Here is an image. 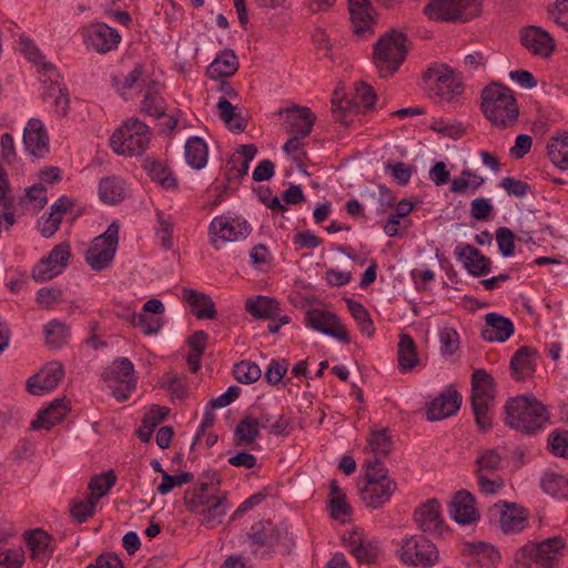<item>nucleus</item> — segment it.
Listing matches in <instances>:
<instances>
[{"mask_svg": "<svg viewBox=\"0 0 568 568\" xmlns=\"http://www.w3.org/2000/svg\"><path fill=\"white\" fill-rule=\"evenodd\" d=\"M247 538L256 555L261 548L264 554L272 555L278 546L286 549L293 544L285 528L274 525L270 520H260L251 526Z\"/></svg>", "mask_w": 568, "mask_h": 568, "instance_id": "9", "label": "nucleus"}, {"mask_svg": "<svg viewBox=\"0 0 568 568\" xmlns=\"http://www.w3.org/2000/svg\"><path fill=\"white\" fill-rule=\"evenodd\" d=\"M348 11L354 33L373 32L377 13L369 0H348Z\"/></svg>", "mask_w": 568, "mask_h": 568, "instance_id": "22", "label": "nucleus"}, {"mask_svg": "<svg viewBox=\"0 0 568 568\" xmlns=\"http://www.w3.org/2000/svg\"><path fill=\"white\" fill-rule=\"evenodd\" d=\"M103 381L111 386V383H119L123 386L115 387L112 392L119 402H125L135 390L138 378L133 363L126 357H119L105 368L102 374Z\"/></svg>", "mask_w": 568, "mask_h": 568, "instance_id": "10", "label": "nucleus"}, {"mask_svg": "<svg viewBox=\"0 0 568 568\" xmlns=\"http://www.w3.org/2000/svg\"><path fill=\"white\" fill-rule=\"evenodd\" d=\"M64 375V369L60 363H50L39 373L30 376L27 381V390L32 395H43L53 390Z\"/></svg>", "mask_w": 568, "mask_h": 568, "instance_id": "16", "label": "nucleus"}, {"mask_svg": "<svg viewBox=\"0 0 568 568\" xmlns=\"http://www.w3.org/2000/svg\"><path fill=\"white\" fill-rule=\"evenodd\" d=\"M252 232L245 220L239 217H214L209 226L210 243L215 250H221L224 242H234L240 237H247Z\"/></svg>", "mask_w": 568, "mask_h": 568, "instance_id": "12", "label": "nucleus"}, {"mask_svg": "<svg viewBox=\"0 0 568 568\" xmlns=\"http://www.w3.org/2000/svg\"><path fill=\"white\" fill-rule=\"evenodd\" d=\"M30 557L34 560L50 559L55 550L53 537L41 528H34L23 534Z\"/></svg>", "mask_w": 568, "mask_h": 568, "instance_id": "25", "label": "nucleus"}, {"mask_svg": "<svg viewBox=\"0 0 568 568\" xmlns=\"http://www.w3.org/2000/svg\"><path fill=\"white\" fill-rule=\"evenodd\" d=\"M69 334L68 326L57 320L50 321L44 326L45 343L51 348H60L64 345Z\"/></svg>", "mask_w": 568, "mask_h": 568, "instance_id": "47", "label": "nucleus"}, {"mask_svg": "<svg viewBox=\"0 0 568 568\" xmlns=\"http://www.w3.org/2000/svg\"><path fill=\"white\" fill-rule=\"evenodd\" d=\"M193 477L194 475L189 471L181 473L180 475H170L168 473H163L162 483L158 486V491L160 495H166L174 487L190 483L193 479Z\"/></svg>", "mask_w": 568, "mask_h": 568, "instance_id": "61", "label": "nucleus"}, {"mask_svg": "<svg viewBox=\"0 0 568 568\" xmlns=\"http://www.w3.org/2000/svg\"><path fill=\"white\" fill-rule=\"evenodd\" d=\"M438 557L436 545L423 535L412 536L402 545V560L406 565L429 568L437 564Z\"/></svg>", "mask_w": 568, "mask_h": 568, "instance_id": "11", "label": "nucleus"}, {"mask_svg": "<svg viewBox=\"0 0 568 568\" xmlns=\"http://www.w3.org/2000/svg\"><path fill=\"white\" fill-rule=\"evenodd\" d=\"M26 150L36 158H44L49 153V136L39 119H30L23 131Z\"/></svg>", "mask_w": 568, "mask_h": 568, "instance_id": "23", "label": "nucleus"}, {"mask_svg": "<svg viewBox=\"0 0 568 568\" xmlns=\"http://www.w3.org/2000/svg\"><path fill=\"white\" fill-rule=\"evenodd\" d=\"M97 504L89 495L85 500H72L70 515L77 523L83 524L94 515Z\"/></svg>", "mask_w": 568, "mask_h": 568, "instance_id": "54", "label": "nucleus"}, {"mask_svg": "<svg viewBox=\"0 0 568 568\" xmlns=\"http://www.w3.org/2000/svg\"><path fill=\"white\" fill-rule=\"evenodd\" d=\"M489 511L499 515V525L504 532H518L526 527L527 510L516 503L500 500Z\"/></svg>", "mask_w": 568, "mask_h": 568, "instance_id": "17", "label": "nucleus"}, {"mask_svg": "<svg viewBox=\"0 0 568 568\" xmlns=\"http://www.w3.org/2000/svg\"><path fill=\"white\" fill-rule=\"evenodd\" d=\"M348 544L351 552L362 564L375 562L381 554L379 546L376 541L356 531L351 534Z\"/></svg>", "mask_w": 568, "mask_h": 568, "instance_id": "30", "label": "nucleus"}, {"mask_svg": "<svg viewBox=\"0 0 568 568\" xmlns=\"http://www.w3.org/2000/svg\"><path fill=\"white\" fill-rule=\"evenodd\" d=\"M505 424L526 435L544 429L550 415L546 406L532 395H520L507 399Z\"/></svg>", "mask_w": 568, "mask_h": 568, "instance_id": "1", "label": "nucleus"}, {"mask_svg": "<svg viewBox=\"0 0 568 568\" xmlns=\"http://www.w3.org/2000/svg\"><path fill=\"white\" fill-rule=\"evenodd\" d=\"M149 141V126L138 118H132L113 132L110 145L118 154L136 156L145 151Z\"/></svg>", "mask_w": 568, "mask_h": 568, "instance_id": "5", "label": "nucleus"}, {"mask_svg": "<svg viewBox=\"0 0 568 568\" xmlns=\"http://www.w3.org/2000/svg\"><path fill=\"white\" fill-rule=\"evenodd\" d=\"M423 80L429 82V95L440 101L450 102L463 93L462 80L448 64L433 63L423 73Z\"/></svg>", "mask_w": 568, "mask_h": 568, "instance_id": "6", "label": "nucleus"}, {"mask_svg": "<svg viewBox=\"0 0 568 568\" xmlns=\"http://www.w3.org/2000/svg\"><path fill=\"white\" fill-rule=\"evenodd\" d=\"M234 378L241 384H252L262 376L260 366L251 361H242L233 367Z\"/></svg>", "mask_w": 568, "mask_h": 568, "instance_id": "51", "label": "nucleus"}, {"mask_svg": "<svg viewBox=\"0 0 568 568\" xmlns=\"http://www.w3.org/2000/svg\"><path fill=\"white\" fill-rule=\"evenodd\" d=\"M462 395L454 386L434 398L427 408V419L430 422L442 420L455 415L462 405Z\"/></svg>", "mask_w": 568, "mask_h": 568, "instance_id": "18", "label": "nucleus"}, {"mask_svg": "<svg viewBox=\"0 0 568 568\" xmlns=\"http://www.w3.org/2000/svg\"><path fill=\"white\" fill-rule=\"evenodd\" d=\"M373 453L382 457H387L393 448V439L387 428L371 432L367 439Z\"/></svg>", "mask_w": 568, "mask_h": 568, "instance_id": "52", "label": "nucleus"}, {"mask_svg": "<svg viewBox=\"0 0 568 568\" xmlns=\"http://www.w3.org/2000/svg\"><path fill=\"white\" fill-rule=\"evenodd\" d=\"M257 410L256 417H254L255 422L258 424L260 428L267 429L273 435H285L286 428L290 425V420L285 418L283 414L276 416L271 412L270 408L265 406H256L254 408Z\"/></svg>", "mask_w": 568, "mask_h": 568, "instance_id": "38", "label": "nucleus"}, {"mask_svg": "<svg viewBox=\"0 0 568 568\" xmlns=\"http://www.w3.org/2000/svg\"><path fill=\"white\" fill-rule=\"evenodd\" d=\"M408 38L406 33L394 29L379 37L373 47V63L379 77H393L404 63L408 53Z\"/></svg>", "mask_w": 568, "mask_h": 568, "instance_id": "3", "label": "nucleus"}, {"mask_svg": "<svg viewBox=\"0 0 568 568\" xmlns=\"http://www.w3.org/2000/svg\"><path fill=\"white\" fill-rule=\"evenodd\" d=\"M521 44L532 54L549 57L555 50L552 37L540 27L527 26L520 31Z\"/></svg>", "mask_w": 568, "mask_h": 568, "instance_id": "20", "label": "nucleus"}, {"mask_svg": "<svg viewBox=\"0 0 568 568\" xmlns=\"http://www.w3.org/2000/svg\"><path fill=\"white\" fill-rule=\"evenodd\" d=\"M464 552L474 557L476 562L485 568L495 567L500 559L498 550L494 546L483 541L466 544Z\"/></svg>", "mask_w": 568, "mask_h": 568, "instance_id": "39", "label": "nucleus"}, {"mask_svg": "<svg viewBox=\"0 0 568 568\" xmlns=\"http://www.w3.org/2000/svg\"><path fill=\"white\" fill-rule=\"evenodd\" d=\"M185 161L195 170H201L207 162V145L200 136L190 138L184 146Z\"/></svg>", "mask_w": 568, "mask_h": 568, "instance_id": "40", "label": "nucleus"}, {"mask_svg": "<svg viewBox=\"0 0 568 568\" xmlns=\"http://www.w3.org/2000/svg\"><path fill=\"white\" fill-rule=\"evenodd\" d=\"M170 409L159 405H152L150 410L144 414L142 425L136 430V435L143 443H149L152 438L154 429L160 425L169 415Z\"/></svg>", "mask_w": 568, "mask_h": 568, "instance_id": "37", "label": "nucleus"}, {"mask_svg": "<svg viewBox=\"0 0 568 568\" xmlns=\"http://www.w3.org/2000/svg\"><path fill=\"white\" fill-rule=\"evenodd\" d=\"M245 311L254 318L275 321L278 316L280 305L275 298L260 295L246 300Z\"/></svg>", "mask_w": 568, "mask_h": 568, "instance_id": "35", "label": "nucleus"}, {"mask_svg": "<svg viewBox=\"0 0 568 568\" xmlns=\"http://www.w3.org/2000/svg\"><path fill=\"white\" fill-rule=\"evenodd\" d=\"M285 115L286 131L291 135L306 138L311 134L316 115L310 108L293 105L280 111V115Z\"/></svg>", "mask_w": 568, "mask_h": 568, "instance_id": "19", "label": "nucleus"}, {"mask_svg": "<svg viewBox=\"0 0 568 568\" xmlns=\"http://www.w3.org/2000/svg\"><path fill=\"white\" fill-rule=\"evenodd\" d=\"M220 110V118L229 125L230 130L236 133L243 132L246 129V121L242 118L236 108L225 98H220L216 104Z\"/></svg>", "mask_w": 568, "mask_h": 568, "instance_id": "42", "label": "nucleus"}, {"mask_svg": "<svg viewBox=\"0 0 568 568\" xmlns=\"http://www.w3.org/2000/svg\"><path fill=\"white\" fill-rule=\"evenodd\" d=\"M485 180L483 176L475 174L470 170H463L459 176L452 180L450 191L454 193H466L467 189L471 186L473 191H476L484 184Z\"/></svg>", "mask_w": 568, "mask_h": 568, "instance_id": "50", "label": "nucleus"}, {"mask_svg": "<svg viewBox=\"0 0 568 568\" xmlns=\"http://www.w3.org/2000/svg\"><path fill=\"white\" fill-rule=\"evenodd\" d=\"M475 504V497L468 490L460 489L449 503L448 513L456 523L468 525L480 518Z\"/></svg>", "mask_w": 568, "mask_h": 568, "instance_id": "21", "label": "nucleus"}, {"mask_svg": "<svg viewBox=\"0 0 568 568\" xmlns=\"http://www.w3.org/2000/svg\"><path fill=\"white\" fill-rule=\"evenodd\" d=\"M397 361L400 372L412 371L419 362L416 344L413 337L406 333L399 335Z\"/></svg>", "mask_w": 568, "mask_h": 568, "instance_id": "36", "label": "nucleus"}, {"mask_svg": "<svg viewBox=\"0 0 568 568\" xmlns=\"http://www.w3.org/2000/svg\"><path fill=\"white\" fill-rule=\"evenodd\" d=\"M357 487L361 499L366 507L377 509L390 500L397 489V484L393 479H387L386 481L368 480L365 483L358 480Z\"/></svg>", "mask_w": 568, "mask_h": 568, "instance_id": "15", "label": "nucleus"}, {"mask_svg": "<svg viewBox=\"0 0 568 568\" xmlns=\"http://www.w3.org/2000/svg\"><path fill=\"white\" fill-rule=\"evenodd\" d=\"M481 111L491 125L499 129L513 126L519 116L513 91L499 82H493L483 89Z\"/></svg>", "mask_w": 568, "mask_h": 568, "instance_id": "2", "label": "nucleus"}, {"mask_svg": "<svg viewBox=\"0 0 568 568\" xmlns=\"http://www.w3.org/2000/svg\"><path fill=\"white\" fill-rule=\"evenodd\" d=\"M414 518L418 527L425 532L440 535L444 530L440 505L436 498L428 499L417 507L414 513Z\"/></svg>", "mask_w": 568, "mask_h": 568, "instance_id": "24", "label": "nucleus"}, {"mask_svg": "<svg viewBox=\"0 0 568 568\" xmlns=\"http://www.w3.org/2000/svg\"><path fill=\"white\" fill-rule=\"evenodd\" d=\"M155 87L156 82L151 81L141 102V111L159 119L165 115V109L162 98L158 97Z\"/></svg>", "mask_w": 568, "mask_h": 568, "instance_id": "46", "label": "nucleus"}, {"mask_svg": "<svg viewBox=\"0 0 568 568\" xmlns=\"http://www.w3.org/2000/svg\"><path fill=\"white\" fill-rule=\"evenodd\" d=\"M329 515L335 520L344 521L346 517L352 515V507L346 501V496H333L328 499Z\"/></svg>", "mask_w": 568, "mask_h": 568, "instance_id": "63", "label": "nucleus"}, {"mask_svg": "<svg viewBox=\"0 0 568 568\" xmlns=\"http://www.w3.org/2000/svg\"><path fill=\"white\" fill-rule=\"evenodd\" d=\"M495 383L490 374L485 369H475L471 374V396L470 403L474 402H494Z\"/></svg>", "mask_w": 568, "mask_h": 568, "instance_id": "32", "label": "nucleus"}, {"mask_svg": "<svg viewBox=\"0 0 568 568\" xmlns=\"http://www.w3.org/2000/svg\"><path fill=\"white\" fill-rule=\"evenodd\" d=\"M515 333L513 322L497 313H488L485 316V327L481 329V337L486 342L504 343Z\"/></svg>", "mask_w": 568, "mask_h": 568, "instance_id": "27", "label": "nucleus"}, {"mask_svg": "<svg viewBox=\"0 0 568 568\" xmlns=\"http://www.w3.org/2000/svg\"><path fill=\"white\" fill-rule=\"evenodd\" d=\"M70 409L64 404L63 398H55L50 405L41 409L37 418L32 420L31 428L37 429H47L49 430L54 425L59 424L61 420L65 418Z\"/></svg>", "mask_w": 568, "mask_h": 568, "instance_id": "29", "label": "nucleus"}, {"mask_svg": "<svg viewBox=\"0 0 568 568\" xmlns=\"http://www.w3.org/2000/svg\"><path fill=\"white\" fill-rule=\"evenodd\" d=\"M239 69V60L232 49H225L207 67L206 73L211 79L229 78Z\"/></svg>", "mask_w": 568, "mask_h": 568, "instance_id": "34", "label": "nucleus"}, {"mask_svg": "<svg viewBox=\"0 0 568 568\" xmlns=\"http://www.w3.org/2000/svg\"><path fill=\"white\" fill-rule=\"evenodd\" d=\"M260 427L251 415L244 416L234 429L235 446L250 445L260 437Z\"/></svg>", "mask_w": 568, "mask_h": 568, "instance_id": "41", "label": "nucleus"}, {"mask_svg": "<svg viewBox=\"0 0 568 568\" xmlns=\"http://www.w3.org/2000/svg\"><path fill=\"white\" fill-rule=\"evenodd\" d=\"M358 103L353 102L348 99H333L332 100V112L336 122L348 124L347 118L351 114L357 113Z\"/></svg>", "mask_w": 568, "mask_h": 568, "instance_id": "58", "label": "nucleus"}, {"mask_svg": "<svg viewBox=\"0 0 568 568\" xmlns=\"http://www.w3.org/2000/svg\"><path fill=\"white\" fill-rule=\"evenodd\" d=\"M387 479H392L388 476V470L385 467V464L377 457H375L374 460L367 463L364 477L358 478V480H362V483L368 480L386 481Z\"/></svg>", "mask_w": 568, "mask_h": 568, "instance_id": "62", "label": "nucleus"}, {"mask_svg": "<svg viewBox=\"0 0 568 568\" xmlns=\"http://www.w3.org/2000/svg\"><path fill=\"white\" fill-rule=\"evenodd\" d=\"M481 0H430L423 12L445 22L469 21L480 13Z\"/></svg>", "mask_w": 568, "mask_h": 568, "instance_id": "7", "label": "nucleus"}, {"mask_svg": "<svg viewBox=\"0 0 568 568\" xmlns=\"http://www.w3.org/2000/svg\"><path fill=\"white\" fill-rule=\"evenodd\" d=\"M81 34L87 48L100 54L115 50L121 41L118 30L103 22L84 27Z\"/></svg>", "mask_w": 568, "mask_h": 568, "instance_id": "13", "label": "nucleus"}, {"mask_svg": "<svg viewBox=\"0 0 568 568\" xmlns=\"http://www.w3.org/2000/svg\"><path fill=\"white\" fill-rule=\"evenodd\" d=\"M229 509L227 498L225 495L219 498H211V503L204 505L199 510L194 511L201 516L200 523L206 528H214L222 523L223 517Z\"/></svg>", "mask_w": 568, "mask_h": 568, "instance_id": "33", "label": "nucleus"}, {"mask_svg": "<svg viewBox=\"0 0 568 568\" xmlns=\"http://www.w3.org/2000/svg\"><path fill=\"white\" fill-rule=\"evenodd\" d=\"M99 195L106 204H118L123 200V189L114 178H103L99 183Z\"/></svg>", "mask_w": 568, "mask_h": 568, "instance_id": "49", "label": "nucleus"}, {"mask_svg": "<svg viewBox=\"0 0 568 568\" xmlns=\"http://www.w3.org/2000/svg\"><path fill=\"white\" fill-rule=\"evenodd\" d=\"M144 74L143 64H136L134 69L124 78L122 83L118 81L116 77L112 78L113 85L118 89L121 95H124L126 91L133 89Z\"/></svg>", "mask_w": 568, "mask_h": 568, "instance_id": "64", "label": "nucleus"}, {"mask_svg": "<svg viewBox=\"0 0 568 568\" xmlns=\"http://www.w3.org/2000/svg\"><path fill=\"white\" fill-rule=\"evenodd\" d=\"M501 456L496 448L484 449L478 453L475 474H491L500 468Z\"/></svg>", "mask_w": 568, "mask_h": 568, "instance_id": "48", "label": "nucleus"}, {"mask_svg": "<svg viewBox=\"0 0 568 568\" xmlns=\"http://www.w3.org/2000/svg\"><path fill=\"white\" fill-rule=\"evenodd\" d=\"M306 325L325 335L332 336L343 344H349L351 337L337 315L318 308L310 310L305 315Z\"/></svg>", "mask_w": 568, "mask_h": 568, "instance_id": "14", "label": "nucleus"}, {"mask_svg": "<svg viewBox=\"0 0 568 568\" xmlns=\"http://www.w3.org/2000/svg\"><path fill=\"white\" fill-rule=\"evenodd\" d=\"M496 241L498 250L503 256L509 257L515 254L516 236L507 226H500L496 230Z\"/></svg>", "mask_w": 568, "mask_h": 568, "instance_id": "59", "label": "nucleus"}, {"mask_svg": "<svg viewBox=\"0 0 568 568\" xmlns=\"http://www.w3.org/2000/svg\"><path fill=\"white\" fill-rule=\"evenodd\" d=\"M548 449L557 457L568 459V430L556 429L548 436Z\"/></svg>", "mask_w": 568, "mask_h": 568, "instance_id": "56", "label": "nucleus"}, {"mask_svg": "<svg viewBox=\"0 0 568 568\" xmlns=\"http://www.w3.org/2000/svg\"><path fill=\"white\" fill-rule=\"evenodd\" d=\"M494 402H474L470 403L471 409L475 416V423L478 426L479 430L486 433L493 426L491 417L488 413L489 406Z\"/></svg>", "mask_w": 568, "mask_h": 568, "instance_id": "60", "label": "nucleus"}, {"mask_svg": "<svg viewBox=\"0 0 568 568\" xmlns=\"http://www.w3.org/2000/svg\"><path fill=\"white\" fill-rule=\"evenodd\" d=\"M440 353L444 356L455 354L459 348V335L453 327H444L438 332Z\"/></svg>", "mask_w": 568, "mask_h": 568, "instance_id": "57", "label": "nucleus"}, {"mask_svg": "<svg viewBox=\"0 0 568 568\" xmlns=\"http://www.w3.org/2000/svg\"><path fill=\"white\" fill-rule=\"evenodd\" d=\"M61 270L58 264L44 256L34 265L32 277L36 282H47L60 274Z\"/></svg>", "mask_w": 568, "mask_h": 568, "instance_id": "55", "label": "nucleus"}, {"mask_svg": "<svg viewBox=\"0 0 568 568\" xmlns=\"http://www.w3.org/2000/svg\"><path fill=\"white\" fill-rule=\"evenodd\" d=\"M115 483L116 475L112 469L99 475H94L88 484V488L90 490L89 496L98 503L108 494V491L115 485Z\"/></svg>", "mask_w": 568, "mask_h": 568, "instance_id": "43", "label": "nucleus"}, {"mask_svg": "<svg viewBox=\"0 0 568 568\" xmlns=\"http://www.w3.org/2000/svg\"><path fill=\"white\" fill-rule=\"evenodd\" d=\"M542 490L557 498H568V479L554 471L546 473L541 479Z\"/></svg>", "mask_w": 568, "mask_h": 568, "instance_id": "45", "label": "nucleus"}, {"mask_svg": "<svg viewBox=\"0 0 568 568\" xmlns=\"http://www.w3.org/2000/svg\"><path fill=\"white\" fill-rule=\"evenodd\" d=\"M20 47L21 51L30 61H33L36 64L42 68L44 74L55 71V67L52 63L43 61L44 55L41 53V51L32 40H30L29 38H21Z\"/></svg>", "mask_w": 568, "mask_h": 568, "instance_id": "53", "label": "nucleus"}, {"mask_svg": "<svg viewBox=\"0 0 568 568\" xmlns=\"http://www.w3.org/2000/svg\"><path fill=\"white\" fill-rule=\"evenodd\" d=\"M455 255L464 262L467 272L474 277L486 275L490 272L491 261L477 247L463 244L455 248Z\"/></svg>", "mask_w": 568, "mask_h": 568, "instance_id": "26", "label": "nucleus"}, {"mask_svg": "<svg viewBox=\"0 0 568 568\" xmlns=\"http://www.w3.org/2000/svg\"><path fill=\"white\" fill-rule=\"evenodd\" d=\"M119 222L113 221L104 233L93 239L84 256L93 271L101 272L111 265L119 245Z\"/></svg>", "mask_w": 568, "mask_h": 568, "instance_id": "8", "label": "nucleus"}, {"mask_svg": "<svg viewBox=\"0 0 568 568\" xmlns=\"http://www.w3.org/2000/svg\"><path fill=\"white\" fill-rule=\"evenodd\" d=\"M565 546L559 536L540 542H528L516 551L515 568H552L554 560Z\"/></svg>", "mask_w": 568, "mask_h": 568, "instance_id": "4", "label": "nucleus"}, {"mask_svg": "<svg viewBox=\"0 0 568 568\" xmlns=\"http://www.w3.org/2000/svg\"><path fill=\"white\" fill-rule=\"evenodd\" d=\"M537 351L531 347L524 345L519 347L510 359V373L514 379L525 381L531 377L536 371V357Z\"/></svg>", "mask_w": 568, "mask_h": 568, "instance_id": "28", "label": "nucleus"}, {"mask_svg": "<svg viewBox=\"0 0 568 568\" xmlns=\"http://www.w3.org/2000/svg\"><path fill=\"white\" fill-rule=\"evenodd\" d=\"M143 168L148 171L152 181L160 183L163 187L170 189L176 185V179L173 176L172 172L161 162L145 159Z\"/></svg>", "mask_w": 568, "mask_h": 568, "instance_id": "44", "label": "nucleus"}, {"mask_svg": "<svg viewBox=\"0 0 568 568\" xmlns=\"http://www.w3.org/2000/svg\"><path fill=\"white\" fill-rule=\"evenodd\" d=\"M183 298L190 305L192 313L199 320L215 318V304L207 294L197 292L192 288H183Z\"/></svg>", "mask_w": 568, "mask_h": 568, "instance_id": "31", "label": "nucleus"}]
</instances>
